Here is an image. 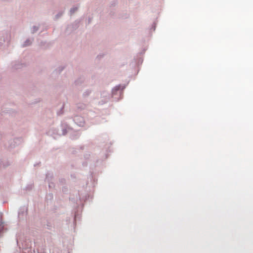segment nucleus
Listing matches in <instances>:
<instances>
[{
  "label": "nucleus",
  "instance_id": "nucleus-1",
  "mask_svg": "<svg viewBox=\"0 0 253 253\" xmlns=\"http://www.w3.org/2000/svg\"><path fill=\"white\" fill-rule=\"evenodd\" d=\"M31 43V42L30 41V40H27L26 41L25 44H24V46H27V45H28L29 44H30Z\"/></svg>",
  "mask_w": 253,
  "mask_h": 253
},
{
  "label": "nucleus",
  "instance_id": "nucleus-2",
  "mask_svg": "<svg viewBox=\"0 0 253 253\" xmlns=\"http://www.w3.org/2000/svg\"><path fill=\"white\" fill-rule=\"evenodd\" d=\"M76 10V9H75L74 8L72 9L71 10V12L72 13H74Z\"/></svg>",
  "mask_w": 253,
  "mask_h": 253
}]
</instances>
